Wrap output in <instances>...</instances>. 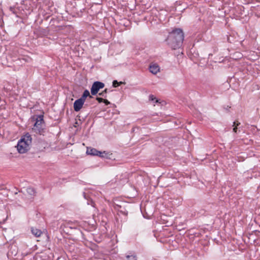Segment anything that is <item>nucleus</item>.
Here are the masks:
<instances>
[{
  "label": "nucleus",
  "instance_id": "9b49d317",
  "mask_svg": "<svg viewBox=\"0 0 260 260\" xmlns=\"http://www.w3.org/2000/svg\"><path fill=\"white\" fill-rule=\"evenodd\" d=\"M31 231L32 234L36 237H39L42 234V232L40 230L35 228H31Z\"/></svg>",
  "mask_w": 260,
  "mask_h": 260
},
{
  "label": "nucleus",
  "instance_id": "9d476101",
  "mask_svg": "<svg viewBox=\"0 0 260 260\" xmlns=\"http://www.w3.org/2000/svg\"><path fill=\"white\" fill-rule=\"evenodd\" d=\"M26 192L30 196V198H33L36 196V191L33 187H28L26 189Z\"/></svg>",
  "mask_w": 260,
  "mask_h": 260
},
{
  "label": "nucleus",
  "instance_id": "6e6552de",
  "mask_svg": "<svg viewBox=\"0 0 260 260\" xmlns=\"http://www.w3.org/2000/svg\"><path fill=\"white\" fill-rule=\"evenodd\" d=\"M149 71L153 74H156L159 71V67L158 65L154 64L149 67Z\"/></svg>",
  "mask_w": 260,
  "mask_h": 260
},
{
  "label": "nucleus",
  "instance_id": "6ab92c4d",
  "mask_svg": "<svg viewBox=\"0 0 260 260\" xmlns=\"http://www.w3.org/2000/svg\"><path fill=\"white\" fill-rule=\"evenodd\" d=\"M157 102H158V100H156V103H157Z\"/></svg>",
  "mask_w": 260,
  "mask_h": 260
},
{
  "label": "nucleus",
  "instance_id": "a211bd4d",
  "mask_svg": "<svg viewBox=\"0 0 260 260\" xmlns=\"http://www.w3.org/2000/svg\"><path fill=\"white\" fill-rule=\"evenodd\" d=\"M103 103H104L106 105H109L110 104V102H109L106 99H104Z\"/></svg>",
  "mask_w": 260,
  "mask_h": 260
},
{
  "label": "nucleus",
  "instance_id": "0eeeda50",
  "mask_svg": "<svg viewBox=\"0 0 260 260\" xmlns=\"http://www.w3.org/2000/svg\"><path fill=\"white\" fill-rule=\"evenodd\" d=\"M115 209H117L119 213L124 215L127 216L128 214V211L124 207H122L121 205H116L115 206Z\"/></svg>",
  "mask_w": 260,
  "mask_h": 260
},
{
  "label": "nucleus",
  "instance_id": "f8f14e48",
  "mask_svg": "<svg viewBox=\"0 0 260 260\" xmlns=\"http://www.w3.org/2000/svg\"><path fill=\"white\" fill-rule=\"evenodd\" d=\"M113 91L112 90H110V89H109L108 88H106L102 92H100L99 93V95H100V96L106 98L107 97V93L109 92H110V91Z\"/></svg>",
  "mask_w": 260,
  "mask_h": 260
},
{
  "label": "nucleus",
  "instance_id": "f03ea898",
  "mask_svg": "<svg viewBox=\"0 0 260 260\" xmlns=\"http://www.w3.org/2000/svg\"><path fill=\"white\" fill-rule=\"evenodd\" d=\"M31 139V137L28 133L21 138L17 145V150L19 153H24L29 150Z\"/></svg>",
  "mask_w": 260,
  "mask_h": 260
},
{
  "label": "nucleus",
  "instance_id": "dca6fc26",
  "mask_svg": "<svg viewBox=\"0 0 260 260\" xmlns=\"http://www.w3.org/2000/svg\"><path fill=\"white\" fill-rule=\"evenodd\" d=\"M96 100L98 101V102L100 103H102L104 101V99L102 98H100V97H96Z\"/></svg>",
  "mask_w": 260,
  "mask_h": 260
},
{
  "label": "nucleus",
  "instance_id": "f3484780",
  "mask_svg": "<svg viewBox=\"0 0 260 260\" xmlns=\"http://www.w3.org/2000/svg\"><path fill=\"white\" fill-rule=\"evenodd\" d=\"M156 99V98L152 94L149 95V100L154 101Z\"/></svg>",
  "mask_w": 260,
  "mask_h": 260
},
{
  "label": "nucleus",
  "instance_id": "423d86ee",
  "mask_svg": "<svg viewBox=\"0 0 260 260\" xmlns=\"http://www.w3.org/2000/svg\"><path fill=\"white\" fill-rule=\"evenodd\" d=\"M84 101H82V100H80L79 99L78 100H76L75 102L74 103L73 107L74 111L76 112L79 111L81 108H82L83 105H84Z\"/></svg>",
  "mask_w": 260,
  "mask_h": 260
},
{
  "label": "nucleus",
  "instance_id": "aec40b11",
  "mask_svg": "<svg viewBox=\"0 0 260 260\" xmlns=\"http://www.w3.org/2000/svg\"><path fill=\"white\" fill-rule=\"evenodd\" d=\"M257 1H258L259 0H256Z\"/></svg>",
  "mask_w": 260,
  "mask_h": 260
},
{
  "label": "nucleus",
  "instance_id": "1a4fd4ad",
  "mask_svg": "<svg viewBox=\"0 0 260 260\" xmlns=\"http://www.w3.org/2000/svg\"><path fill=\"white\" fill-rule=\"evenodd\" d=\"M88 96H89L90 98H92V96L90 95L89 91L87 89H85L81 97L79 99L85 102L86 98Z\"/></svg>",
  "mask_w": 260,
  "mask_h": 260
},
{
  "label": "nucleus",
  "instance_id": "20e7f679",
  "mask_svg": "<svg viewBox=\"0 0 260 260\" xmlns=\"http://www.w3.org/2000/svg\"><path fill=\"white\" fill-rule=\"evenodd\" d=\"M86 153L88 155H92V156H99L101 157H106L108 158V153H106V151L101 152L95 148L87 147Z\"/></svg>",
  "mask_w": 260,
  "mask_h": 260
},
{
  "label": "nucleus",
  "instance_id": "39448f33",
  "mask_svg": "<svg viewBox=\"0 0 260 260\" xmlns=\"http://www.w3.org/2000/svg\"><path fill=\"white\" fill-rule=\"evenodd\" d=\"M105 84L100 81H95L92 85L91 88V93L92 95H96L99 91L104 87Z\"/></svg>",
  "mask_w": 260,
  "mask_h": 260
},
{
  "label": "nucleus",
  "instance_id": "2eb2a0df",
  "mask_svg": "<svg viewBox=\"0 0 260 260\" xmlns=\"http://www.w3.org/2000/svg\"><path fill=\"white\" fill-rule=\"evenodd\" d=\"M126 257L127 258V260H137L136 257L135 256L127 255Z\"/></svg>",
  "mask_w": 260,
  "mask_h": 260
},
{
  "label": "nucleus",
  "instance_id": "4468645a",
  "mask_svg": "<svg viewBox=\"0 0 260 260\" xmlns=\"http://www.w3.org/2000/svg\"><path fill=\"white\" fill-rule=\"evenodd\" d=\"M124 83L122 81L118 82L117 80H114L112 82V86L114 87H117L119 86V85H120L122 84H124Z\"/></svg>",
  "mask_w": 260,
  "mask_h": 260
},
{
  "label": "nucleus",
  "instance_id": "7ed1b4c3",
  "mask_svg": "<svg viewBox=\"0 0 260 260\" xmlns=\"http://www.w3.org/2000/svg\"><path fill=\"white\" fill-rule=\"evenodd\" d=\"M43 114L39 115H34L32 118L36 121L32 129L40 134H42L44 132L45 127V122L44 120Z\"/></svg>",
  "mask_w": 260,
  "mask_h": 260
},
{
  "label": "nucleus",
  "instance_id": "f257e3e1",
  "mask_svg": "<svg viewBox=\"0 0 260 260\" xmlns=\"http://www.w3.org/2000/svg\"><path fill=\"white\" fill-rule=\"evenodd\" d=\"M184 40V34L181 28H176L169 33L166 40L168 45L174 50L180 48Z\"/></svg>",
  "mask_w": 260,
  "mask_h": 260
},
{
  "label": "nucleus",
  "instance_id": "ddd939ff",
  "mask_svg": "<svg viewBox=\"0 0 260 260\" xmlns=\"http://www.w3.org/2000/svg\"><path fill=\"white\" fill-rule=\"evenodd\" d=\"M240 125V122L238 121H234L233 122V126H234V128L233 129V131L234 133H237L238 132V127Z\"/></svg>",
  "mask_w": 260,
  "mask_h": 260
}]
</instances>
